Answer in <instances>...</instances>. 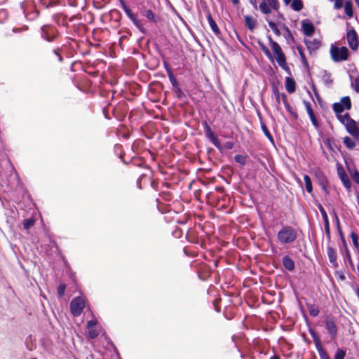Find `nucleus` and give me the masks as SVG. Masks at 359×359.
I'll use <instances>...</instances> for the list:
<instances>
[{
	"label": "nucleus",
	"mask_w": 359,
	"mask_h": 359,
	"mask_svg": "<svg viewBox=\"0 0 359 359\" xmlns=\"http://www.w3.org/2000/svg\"><path fill=\"white\" fill-rule=\"evenodd\" d=\"M41 36L48 42L53 41L57 36L56 28L50 25H43L41 28Z\"/></svg>",
	"instance_id": "7"
},
{
	"label": "nucleus",
	"mask_w": 359,
	"mask_h": 359,
	"mask_svg": "<svg viewBox=\"0 0 359 359\" xmlns=\"http://www.w3.org/2000/svg\"><path fill=\"white\" fill-rule=\"evenodd\" d=\"M96 324H97V321L95 320H91L88 321V324H87V329L94 328V327L96 325Z\"/></svg>",
	"instance_id": "51"
},
{
	"label": "nucleus",
	"mask_w": 359,
	"mask_h": 359,
	"mask_svg": "<svg viewBox=\"0 0 359 359\" xmlns=\"http://www.w3.org/2000/svg\"><path fill=\"white\" fill-rule=\"evenodd\" d=\"M283 263L285 268L289 271H292L294 268V263L293 260L288 256H285L283 257Z\"/></svg>",
	"instance_id": "18"
},
{
	"label": "nucleus",
	"mask_w": 359,
	"mask_h": 359,
	"mask_svg": "<svg viewBox=\"0 0 359 359\" xmlns=\"http://www.w3.org/2000/svg\"><path fill=\"white\" fill-rule=\"evenodd\" d=\"M175 92L178 97H181L182 95H183V93L181 90V89L179 88V86L175 88Z\"/></svg>",
	"instance_id": "54"
},
{
	"label": "nucleus",
	"mask_w": 359,
	"mask_h": 359,
	"mask_svg": "<svg viewBox=\"0 0 359 359\" xmlns=\"http://www.w3.org/2000/svg\"><path fill=\"white\" fill-rule=\"evenodd\" d=\"M125 13H126L127 16L130 19H133L135 15L132 13L131 10L128 8V10L125 11Z\"/></svg>",
	"instance_id": "52"
},
{
	"label": "nucleus",
	"mask_w": 359,
	"mask_h": 359,
	"mask_svg": "<svg viewBox=\"0 0 359 359\" xmlns=\"http://www.w3.org/2000/svg\"><path fill=\"white\" fill-rule=\"evenodd\" d=\"M340 102L342 103V106H344L346 108V109H351V103L349 97H342Z\"/></svg>",
	"instance_id": "29"
},
{
	"label": "nucleus",
	"mask_w": 359,
	"mask_h": 359,
	"mask_svg": "<svg viewBox=\"0 0 359 359\" xmlns=\"http://www.w3.org/2000/svg\"><path fill=\"white\" fill-rule=\"evenodd\" d=\"M234 159L237 163L241 165H244L246 162L245 157L241 155H236Z\"/></svg>",
	"instance_id": "38"
},
{
	"label": "nucleus",
	"mask_w": 359,
	"mask_h": 359,
	"mask_svg": "<svg viewBox=\"0 0 359 359\" xmlns=\"http://www.w3.org/2000/svg\"><path fill=\"white\" fill-rule=\"evenodd\" d=\"M135 24V25L142 32H144V28L142 27L140 21L135 17L133 19L131 20Z\"/></svg>",
	"instance_id": "42"
},
{
	"label": "nucleus",
	"mask_w": 359,
	"mask_h": 359,
	"mask_svg": "<svg viewBox=\"0 0 359 359\" xmlns=\"http://www.w3.org/2000/svg\"><path fill=\"white\" fill-rule=\"evenodd\" d=\"M54 53L58 56L59 61H62V57L59 55L57 51L56 50H54Z\"/></svg>",
	"instance_id": "58"
},
{
	"label": "nucleus",
	"mask_w": 359,
	"mask_h": 359,
	"mask_svg": "<svg viewBox=\"0 0 359 359\" xmlns=\"http://www.w3.org/2000/svg\"><path fill=\"white\" fill-rule=\"evenodd\" d=\"M146 18L153 22H156V16L151 10H146L143 14Z\"/></svg>",
	"instance_id": "31"
},
{
	"label": "nucleus",
	"mask_w": 359,
	"mask_h": 359,
	"mask_svg": "<svg viewBox=\"0 0 359 359\" xmlns=\"http://www.w3.org/2000/svg\"><path fill=\"white\" fill-rule=\"evenodd\" d=\"M225 147H226L227 149H232V147H233V143H232V142H226V143Z\"/></svg>",
	"instance_id": "56"
},
{
	"label": "nucleus",
	"mask_w": 359,
	"mask_h": 359,
	"mask_svg": "<svg viewBox=\"0 0 359 359\" xmlns=\"http://www.w3.org/2000/svg\"><path fill=\"white\" fill-rule=\"evenodd\" d=\"M351 239H352V241H353V243L355 248L358 249L359 248L358 236L355 233L352 232L351 234Z\"/></svg>",
	"instance_id": "32"
},
{
	"label": "nucleus",
	"mask_w": 359,
	"mask_h": 359,
	"mask_svg": "<svg viewBox=\"0 0 359 359\" xmlns=\"http://www.w3.org/2000/svg\"><path fill=\"white\" fill-rule=\"evenodd\" d=\"M269 2V6L274 10L278 9V0H267Z\"/></svg>",
	"instance_id": "41"
},
{
	"label": "nucleus",
	"mask_w": 359,
	"mask_h": 359,
	"mask_svg": "<svg viewBox=\"0 0 359 359\" xmlns=\"http://www.w3.org/2000/svg\"><path fill=\"white\" fill-rule=\"evenodd\" d=\"M88 335L90 339H95L97 337L98 332L95 328L88 329Z\"/></svg>",
	"instance_id": "36"
},
{
	"label": "nucleus",
	"mask_w": 359,
	"mask_h": 359,
	"mask_svg": "<svg viewBox=\"0 0 359 359\" xmlns=\"http://www.w3.org/2000/svg\"><path fill=\"white\" fill-rule=\"evenodd\" d=\"M343 6V0H335L334 8L340 9Z\"/></svg>",
	"instance_id": "49"
},
{
	"label": "nucleus",
	"mask_w": 359,
	"mask_h": 359,
	"mask_svg": "<svg viewBox=\"0 0 359 359\" xmlns=\"http://www.w3.org/2000/svg\"><path fill=\"white\" fill-rule=\"evenodd\" d=\"M297 49H298L299 53L300 55V57H301V59H302L303 63L305 65H307V61H306V55H305L304 53L300 48H298Z\"/></svg>",
	"instance_id": "47"
},
{
	"label": "nucleus",
	"mask_w": 359,
	"mask_h": 359,
	"mask_svg": "<svg viewBox=\"0 0 359 359\" xmlns=\"http://www.w3.org/2000/svg\"><path fill=\"white\" fill-rule=\"evenodd\" d=\"M207 19H208L209 25L210 26L212 32L216 35H219L220 34V30H219L218 26L217 25L215 21L212 18V15L210 13H208Z\"/></svg>",
	"instance_id": "12"
},
{
	"label": "nucleus",
	"mask_w": 359,
	"mask_h": 359,
	"mask_svg": "<svg viewBox=\"0 0 359 359\" xmlns=\"http://www.w3.org/2000/svg\"><path fill=\"white\" fill-rule=\"evenodd\" d=\"M305 43L310 51L315 50L320 46V42L318 39L305 40Z\"/></svg>",
	"instance_id": "14"
},
{
	"label": "nucleus",
	"mask_w": 359,
	"mask_h": 359,
	"mask_svg": "<svg viewBox=\"0 0 359 359\" xmlns=\"http://www.w3.org/2000/svg\"><path fill=\"white\" fill-rule=\"evenodd\" d=\"M325 327L332 339H335L337 334V327L334 322L331 319H327L325 322Z\"/></svg>",
	"instance_id": "9"
},
{
	"label": "nucleus",
	"mask_w": 359,
	"mask_h": 359,
	"mask_svg": "<svg viewBox=\"0 0 359 359\" xmlns=\"http://www.w3.org/2000/svg\"><path fill=\"white\" fill-rule=\"evenodd\" d=\"M231 2L234 4V5H238L239 4V0H231Z\"/></svg>",
	"instance_id": "60"
},
{
	"label": "nucleus",
	"mask_w": 359,
	"mask_h": 359,
	"mask_svg": "<svg viewBox=\"0 0 359 359\" xmlns=\"http://www.w3.org/2000/svg\"><path fill=\"white\" fill-rule=\"evenodd\" d=\"M271 6H268L266 3L263 1L259 5V9L264 14H269L271 12Z\"/></svg>",
	"instance_id": "25"
},
{
	"label": "nucleus",
	"mask_w": 359,
	"mask_h": 359,
	"mask_svg": "<svg viewBox=\"0 0 359 359\" xmlns=\"http://www.w3.org/2000/svg\"><path fill=\"white\" fill-rule=\"evenodd\" d=\"M85 304L86 302L83 297H78L74 298L70 304V310L73 316H80L85 307Z\"/></svg>",
	"instance_id": "5"
},
{
	"label": "nucleus",
	"mask_w": 359,
	"mask_h": 359,
	"mask_svg": "<svg viewBox=\"0 0 359 359\" xmlns=\"http://www.w3.org/2000/svg\"><path fill=\"white\" fill-rule=\"evenodd\" d=\"M347 41L350 48L352 50H356L358 48V38L356 32L354 29H351L347 32Z\"/></svg>",
	"instance_id": "8"
},
{
	"label": "nucleus",
	"mask_w": 359,
	"mask_h": 359,
	"mask_svg": "<svg viewBox=\"0 0 359 359\" xmlns=\"http://www.w3.org/2000/svg\"><path fill=\"white\" fill-rule=\"evenodd\" d=\"M313 340H314L317 350L318 351L320 355L322 356L325 353L323 348L321 346V344H320L319 339L318 338L314 337Z\"/></svg>",
	"instance_id": "30"
},
{
	"label": "nucleus",
	"mask_w": 359,
	"mask_h": 359,
	"mask_svg": "<svg viewBox=\"0 0 359 359\" xmlns=\"http://www.w3.org/2000/svg\"><path fill=\"white\" fill-rule=\"evenodd\" d=\"M277 237L280 243L291 244L297 239V233L292 227L285 226L278 231Z\"/></svg>",
	"instance_id": "1"
},
{
	"label": "nucleus",
	"mask_w": 359,
	"mask_h": 359,
	"mask_svg": "<svg viewBox=\"0 0 359 359\" xmlns=\"http://www.w3.org/2000/svg\"><path fill=\"white\" fill-rule=\"evenodd\" d=\"M269 40L271 48L272 50L273 51V53L276 55V60L278 64L284 70L289 72L290 68L287 65L286 58H285L284 53L282 50L281 47L279 46V44L277 42L273 41L271 37L269 36Z\"/></svg>",
	"instance_id": "3"
},
{
	"label": "nucleus",
	"mask_w": 359,
	"mask_h": 359,
	"mask_svg": "<svg viewBox=\"0 0 359 359\" xmlns=\"http://www.w3.org/2000/svg\"><path fill=\"white\" fill-rule=\"evenodd\" d=\"M65 285H63V284H61L58 286V288H57V293H58V295L60 297H62L65 294Z\"/></svg>",
	"instance_id": "45"
},
{
	"label": "nucleus",
	"mask_w": 359,
	"mask_h": 359,
	"mask_svg": "<svg viewBox=\"0 0 359 359\" xmlns=\"http://www.w3.org/2000/svg\"><path fill=\"white\" fill-rule=\"evenodd\" d=\"M245 22L250 31H253L255 27V20L249 15L245 16Z\"/></svg>",
	"instance_id": "19"
},
{
	"label": "nucleus",
	"mask_w": 359,
	"mask_h": 359,
	"mask_svg": "<svg viewBox=\"0 0 359 359\" xmlns=\"http://www.w3.org/2000/svg\"><path fill=\"white\" fill-rule=\"evenodd\" d=\"M6 180L8 186L11 189H15L22 186L18 172L12 165L10 166L9 170L6 173Z\"/></svg>",
	"instance_id": "4"
},
{
	"label": "nucleus",
	"mask_w": 359,
	"mask_h": 359,
	"mask_svg": "<svg viewBox=\"0 0 359 359\" xmlns=\"http://www.w3.org/2000/svg\"><path fill=\"white\" fill-rule=\"evenodd\" d=\"M344 11L345 13L349 17L351 18L353 16V10L352 5L350 1H346L344 4Z\"/></svg>",
	"instance_id": "26"
},
{
	"label": "nucleus",
	"mask_w": 359,
	"mask_h": 359,
	"mask_svg": "<svg viewBox=\"0 0 359 359\" xmlns=\"http://www.w3.org/2000/svg\"><path fill=\"white\" fill-rule=\"evenodd\" d=\"M339 176L344 186L347 189H349L351 188V181L347 176V175L343 171V172H339Z\"/></svg>",
	"instance_id": "17"
},
{
	"label": "nucleus",
	"mask_w": 359,
	"mask_h": 359,
	"mask_svg": "<svg viewBox=\"0 0 359 359\" xmlns=\"http://www.w3.org/2000/svg\"><path fill=\"white\" fill-rule=\"evenodd\" d=\"M319 210L322 215L324 224H325V231L327 236H330V226H329V219L328 216L327 215V212L323 208L322 205H319Z\"/></svg>",
	"instance_id": "10"
},
{
	"label": "nucleus",
	"mask_w": 359,
	"mask_h": 359,
	"mask_svg": "<svg viewBox=\"0 0 359 359\" xmlns=\"http://www.w3.org/2000/svg\"><path fill=\"white\" fill-rule=\"evenodd\" d=\"M327 255H328L330 262L334 266H337V252H336L334 248H332V247L329 246V247H327Z\"/></svg>",
	"instance_id": "16"
},
{
	"label": "nucleus",
	"mask_w": 359,
	"mask_h": 359,
	"mask_svg": "<svg viewBox=\"0 0 359 359\" xmlns=\"http://www.w3.org/2000/svg\"><path fill=\"white\" fill-rule=\"evenodd\" d=\"M285 88L288 93H294L296 90V83L294 80L290 77H287L285 79Z\"/></svg>",
	"instance_id": "15"
},
{
	"label": "nucleus",
	"mask_w": 359,
	"mask_h": 359,
	"mask_svg": "<svg viewBox=\"0 0 359 359\" xmlns=\"http://www.w3.org/2000/svg\"><path fill=\"white\" fill-rule=\"evenodd\" d=\"M346 355V352L343 350L338 349L335 353L334 359H344Z\"/></svg>",
	"instance_id": "37"
},
{
	"label": "nucleus",
	"mask_w": 359,
	"mask_h": 359,
	"mask_svg": "<svg viewBox=\"0 0 359 359\" xmlns=\"http://www.w3.org/2000/svg\"><path fill=\"white\" fill-rule=\"evenodd\" d=\"M266 20L267 21L270 28L273 30V32L275 33L276 36L280 35V32L279 29L278 28L276 24L273 22H272L269 18H266Z\"/></svg>",
	"instance_id": "21"
},
{
	"label": "nucleus",
	"mask_w": 359,
	"mask_h": 359,
	"mask_svg": "<svg viewBox=\"0 0 359 359\" xmlns=\"http://www.w3.org/2000/svg\"><path fill=\"white\" fill-rule=\"evenodd\" d=\"M351 80V86L357 92L359 93V76L353 79L352 76H350Z\"/></svg>",
	"instance_id": "27"
},
{
	"label": "nucleus",
	"mask_w": 359,
	"mask_h": 359,
	"mask_svg": "<svg viewBox=\"0 0 359 359\" xmlns=\"http://www.w3.org/2000/svg\"><path fill=\"white\" fill-rule=\"evenodd\" d=\"M271 359H279L277 356H273L271 358Z\"/></svg>",
	"instance_id": "64"
},
{
	"label": "nucleus",
	"mask_w": 359,
	"mask_h": 359,
	"mask_svg": "<svg viewBox=\"0 0 359 359\" xmlns=\"http://www.w3.org/2000/svg\"><path fill=\"white\" fill-rule=\"evenodd\" d=\"M291 6L293 10L299 11L303 8V4L301 0H294L292 2Z\"/></svg>",
	"instance_id": "24"
},
{
	"label": "nucleus",
	"mask_w": 359,
	"mask_h": 359,
	"mask_svg": "<svg viewBox=\"0 0 359 359\" xmlns=\"http://www.w3.org/2000/svg\"><path fill=\"white\" fill-rule=\"evenodd\" d=\"M34 220L33 219H27L26 222H24V228L29 229L34 225Z\"/></svg>",
	"instance_id": "46"
},
{
	"label": "nucleus",
	"mask_w": 359,
	"mask_h": 359,
	"mask_svg": "<svg viewBox=\"0 0 359 359\" xmlns=\"http://www.w3.org/2000/svg\"><path fill=\"white\" fill-rule=\"evenodd\" d=\"M304 104L305 106V108L306 109V111H307V114H309V116L313 115L314 112L311 108V104L309 102L304 100Z\"/></svg>",
	"instance_id": "35"
},
{
	"label": "nucleus",
	"mask_w": 359,
	"mask_h": 359,
	"mask_svg": "<svg viewBox=\"0 0 359 359\" xmlns=\"http://www.w3.org/2000/svg\"><path fill=\"white\" fill-rule=\"evenodd\" d=\"M344 143L348 149H353L355 146L354 141L349 137H344Z\"/></svg>",
	"instance_id": "28"
},
{
	"label": "nucleus",
	"mask_w": 359,
	"mask_h": 359,
	"mask_svg": "<svg viewBox=\"0 0 359 359\" xmlns=\"http://www.w3.org/2000/svg\"><path fill=\"white\" fill-rule=\"evenodd\" d=\"M309 311L311 316L316 317L319 313V310L312 305L309 306Z\"/></svg>",
	"instance_id": "33"
},
{
	"label": "nucleus",
	"mask_w": 359,
	"mask_h": 359,
	"mask_svg": "<svg viewBox=\"0 0 359 359\" xmlns=\"http://www.w3.org/2000/svg\"><path fill=\"white\" fill-rule=\"evenodd\" d=\"M32 16L30 17H28L29 19H34V18H36L37 15H38V12L37 11H35L33 13L31 14Z\"/></svg>",
	"instance_id": "57"
},
{
	"label": "nucleus",
	"mask_w": 359,
	"mask_h": 359,
	"mask_svg": "<svg viewBox=\"0 0 359 359\" xmlns=\"http://www.w3.org/2000/svg\"><path fill=\"white\" fill-rule=\"evenodd\" d=\"M302 30L305 35L309 36H311L313 35V34L314 32V27L311 23L308 22L306 20H303L302 22Z\"/></svg>",
	"instance_id": "11"
},
{
	"label": "nucleus",
	"mask_w": 359,
	"mask_h": 359,
	"mask_svg": "<svg viewBox=\"0 0 359 359\" xmlns=\"http://www.w3.org/2000/svg\"><path fill=\"white\" fill-rule=\"evenodd\" d=\"M12 250L15 255V259H17L20 267L22 269V263L21 262L20 258H22V254L20 250V248L16 244H11Z\"/></svg>",
	"instance_id": "13"
},
{
	"label": "nucleus",
	"mask_w": 359,
	"mask_h": 359,
	"mask_svg": "<svg viewBox=\"0 0 359 359\" xmlns=\"http://www.w3.org/2000/svg\"><path fill=\"white\" fill-rule=\"evenodd\" d=\"M356 293H357V295H358V297L359 298V288L358 287H357Z\"/></svg>",
	"instance_id": "63"
},
{
	"label": "nucleus",
	"mask_w": 359,
	"mask_h": 359,
	"mask_svg": "<svg viewBox=\"0 0 359 359\" xmlns=\"http://www.w3.org/2000/svg\"><path fill=\"white\" fill-rule=\"evenodd\" d=\"M304 180L305 182L306 189L309 193H311L313 190L312 182L310 177L307 175H304Z\"/></svg>",
	"instance_id": "23"
},
{
	"label": "nucleus",
	"mask_w": 359,
	"mask_h": 359,
	"mask_svg": "<svg viewBox=\"0 0 359 359\" xmlns=\"http://www.w3.org/2000/svg\"><path fill=\"white\" fill-rule=\"evenodd\" d=\"M338 119L343 125H344L349 134H351L354 138L359 140V128L358 127L356 122L350 117L348 114L346 113L344 115H339Z\"/></svg>",
	"instance_id": "2"
},
{
	"label": "nucleus",
	"mask_w": 359,
	"mask_h": 359,
	"mask_svg": "<svg viewBox=\"0 0 359 359\" xmlns=\"http://www.w3.org/2000/svg\"><path fill=\"white\" fill-rule=\"evenodd\" d=\"M250 2L255 8H257L256 0H250Z\"/></svg>",
	"instance_id": "59"
},
{
	"label": "nucleus",
	"mask_w": 359,
	"mask_h": 359,
	"mask_svg": "<svg viewBox=\"0 0 359 359\" xmlns=\"http://www.w3.org/2000/svg\"><path fill=\"white\" fill-rule=\"evenodd\" d=\"M121 1V7L123 8V10L125 11L126 10H128L129 8L126 6V4H125V2L123 1V0H120Z\"/></svg>",
	"instance_id": "55"
},
{
	"label": "nucleus",
	"mask_w": 359,
	"mask_h": 359,
	"mask_svg": "<svg viewBox=\"0 0 359 359\" xmlns=\"http://www.w3.org/2000/svg\"><path fill=\"white\" fill-rule=\"evenodd\" d=\"M330 52L332 57L335 62L346 60L348 56V49L345 46L341 48L332 46Z\"/></svg>",
	"instance_id": "6"
},
{
	"label": "nucleus",
	"mask_w": 359,
	"mask_h": 359,
	"mask_svg": "<svg viewBox=\"0 0 359 359\" xmlns=\"http://www.w3.org/2000/svg\"><path fill=\"white\" fill-rule=\"evenodd\" d=\"M7 18V11L4 9L0 10V23H4Z\"/></svg>",
	"instance_id": "40"
},
{
	"label": "nucleus",
	"mask_w": 359,
	"mask_h": 359,
	"mask_svg": "<svg viewBox=\"0 0 359 359\" xmlns=\"http://www.w3.org/2000/svg\"><path fill=\"white\" fill-rule=\"evenodd\" d=\"M322 79L323 82L327 86H330L333 83L331 74L326 71L323 72Z\"/></svg>",
	"instance_id": "20"
},
{
	"label": "nucleus",
	"mask_w": 359,
	"mask_h": 359,
	"mask_svg": "<svg viewBox=\"0 0 359 359\" xmlns=\"http://www.w3.org/2000/svg\"><path fill=\"white\" fill-rule=\"evenodd\" d=\"M20 32V29H17V28H13V32L15 33V32Z\"/></svg>",
	"instance_id": "62"
},
{
	"label": "nucleus",
	"mask_w": 359,
	"mask_h": 359,
	"mask_svg": "<svg viewBox=\"0 0 359 359\" xmlns=\"http://www.w3.org/2000/svg\"><path fill=\"white\" fill-rule=\"evenodd\" d=\"M262 50L264 53V54L267 56L270 60L272 59V55L271 54L269 50L264 46V45L261 46Z\"/></svg>",
	"instance_id": "44"
},
{
	"label": "nucleus",
	"mask_w": 359,
	"mask_h": 359,
	"mask_svg": "<svg viewBox=\"0 0 359 359\" xmlns=\"http://www.w3.org/2000/svg\"><path fill=\"white\" fill-rule=\"evenodd\" d=\"M346 109V108L342 106V103L336 102L333 104V110L337 114V116L341 115V113L343 112V111Z\"/></svg>",
	"instance_id": "22"
},
{
	"label": "nucleus",
	"mask_w": 359,
	"mask_h": 359,
	"mask_svg": "<svg viewBox=\"0 0 359 359\" xmlns=\"http://www.w3.org/2000/svg\"><path fill=\"white\" fill-rule=\"evenodd\" d=\"M211 142L213 143V144L219 149H222V146L220 144V142H219V140H218V138L216 137H212V140Z\"/></svg>",
	"instance_id": "48"
},
{
	"label": "nucleus",
	"mask_w": 359,
	"mask_h": 359,
	"mask_svg": "<svg viewBox=\"0 0 359 359\" xmlns=\"http://www.w3.org/2000/svg\"><path fill=\"white\" fill-rule=\"evenodd\" d=\"M351 175L353 180L359 184V172L355 169L351 172Z\"/></svg>",
	"instance_id": "34"
},
{
	"label": "nucleus",
	"mask_w": 359,
	"mask_h": 359,
	"mask_svg": "<svg viewBox=\"0 0 359 359\" xmlns=\"http://www.w3.org/2000/svg\"><path fill=\"white\" fill-rule=\"evenodd\" d=\"M207 135L208 137V138L210 140V141L212 140V138L213 137H216L213 133V132L210 130V128H208V130L207 131Z\"/></svg>",
	"instance_id": "53"
},
{
	"label": "nucleus",
	"mask_w": 359,
	"mask_h": 359,
	"mask_svg": "<svg viewBox=\"0 0 359 359\" xmlns=\"http://www.w3.org/2000/svg\"><path fill=\"white\" fill-rule=\"evenodd\" d=\"M168 75H169V79H170V81L172 86L175 88L176 87L178 86V83H177L176 79L175 78V76H173V74L171 72H169Z\"/></svg>",
	"instance_id": "39"
},
{
	"label": "nucleus",
	"mask_w": 359,
	"mask_h": 359,
	"mask_svg": "<svg viewBox=\"0 0 359 359\" xmlns=\"http://www.w3.org/2000/svg\"><path fill=\"white\" fill-rule=\"evenodd\" d=\"M262 130L265 135L271 140L273 141V137L270 134L269 130L267 129L266 126L265 125L262 126Z\"/></svg>",
	"instance_id": "43"
},
{
	"label": "nucleus",
	"mask_w": 359,
	"mask_h": 359,
	"mask_svg": "<svg viewBox=\"0 0 359 359\" xmlns=\"http://www.w3.org/2000/svg\"><path fill=\"white\" fill-rule=\"evenodd\" d=\"M283 1L286 5H288L290 3L291 0H283Z\"/></svg>",
	"instance_id": "61"
},
{
	"label": "nucleus",
	"mask_w": 359,
	"mask_h": 359,
	"mask_svg": "<svg viewBox=\"0 0 359 359\" xmlns=\"http://www.w3.org/2000/svg\"><path fill=\"white\" fill-rule=\"evenodd\" d=\"M309 117L312 122V124L315 126V128H317L318 127V121H317L315 114L309 116Z\"/></svg>",
	"instance_id": "50"
}]
</instances>
